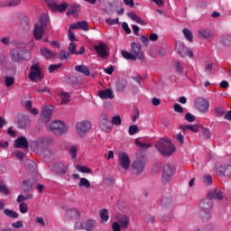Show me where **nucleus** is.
<instances>
[{"label":"nucleus","instance_id":"obj_1","mask_svg":"<svg viewBox=\"0 0 231 231\" xmlns=\"http://www.w3.org/2000/svg\"><path fill=\"white\" fill-rule=\"evenodd\" d=\"M214 206V201L210 198H206L201 200L199 204V216L207 223L212 217V207Z\"/></svg>","mask_w":231,"mask_h":231},{"label":"nucleus","instance_id":"obj_2","mask_svg":"<svg viewBox=\"0 0 231 231\" xmlns=\"http://www.w3.org/2000/svg\"><path fill=\"white\" fill-rule=\"evenodd\" d=\"M157 151L162 154V156H171L176 151V146L168 137L161 138L155 144Z\"/></svg>","mask_w":231,"mask_h":231},{"label":"nucleus","instance_id":"obj_3","mask_svg":"<svg viewBox=\"0 0 231 231\" xmlns=\"http://www.w3.org/2000/svg\"><path fill=\"white\" fill-rule=\"evenodd\" d=\"M50 24V18L46 14H43L40 16L39 22L34 24L33 28V37L36 41H41L44 35V28H47Z\"/></svg>","mask_w":231,"mask_h":231},{"label":"nucleus","instance_id":"obj_4","mask_svg":"<svg viewBox=\"0 0 231 231\" xmlns=\"http://www.w3.org/2000/svg\"><path fill=\"white\" fill-rule=\"evenodd\" d=\"M145 163H147V157L143 152L136 153V160L132 162V171L134 174H142L143 169H145Z\"/></svg>","mask_w":231,"mask_h":231},{"label":"nucleus","instance_id":"obj_5","mask_svg":"<svg viewBox=\"0 0 231 231\" xmlns=\"http://www.w3.org/2000/svg\"><path fill=\"white\" fill-rule=\"evenodd\" d=\"M116 222L112 223L113 231L127 230L131 223V217L127 215H117L116 216Z\"/></svg>","mask_w":231,"mask_h":231},{"label":"nucleus","instance_id":"obj_6","mask_svg":"<svg viewBox=\"0 0 231 231\" xmlns=\"http://www.w3.org/2000/svg\"><path fill=\"white\" fill-rule=\"evenodd\" d=\"M47 129L58 136H62V134H66V133H68V125H66L62 121H53L51 124L47 125Z\"/></svg>","mask_w":231,"mask_h":231},{"label":"nucleus","instance_id":"obj_7","mask_svg":"<svg viewBox=\"0 0 231 231\" xmlns=\"http://www.w3.org/2000/svg\"><path fill=\"white\" fill-rule=\"evenodd\" d=\"M10 58L13 62H22V60H30L32 55L28 50L19 51L17 49H12L10 51Z\"/></svg>","mask_w":231,"mask_h":231},{"label":"nucleus","instance_id":"obj_8","mask_svg":"<svg viewBox=\"0 0 231 231\" xmlns=\"http://www.w3.org/2000/svg\"><path fill=\"white\" fill-rule=\"evenodd\" d=\"M175 51L181 57L182 59L185 57H189V59H194V52L189 47L185 45V43L181 42H177L175 46Z\"/></svg>","mask_w":231,"mask_h":231},{"label":"nucleus","instance_id":"obj_9","mask_svg":"<svg viewBox=\"0 0 231 231\" xmlns=\"http://www.w3.org/2000/svg\"><path fill=\"white\" fill-rule=\"evenodd\" d=\"M91 130V122L88 120L79 121L76 124L77 134L80 138H84L88 133Z\"/></svg>","mask_w":231,"mask_h":231},{"label":"nucleus","instance_id":"obj_10","mask_svg":"<svg viewBox=\"0 0 231 231\" xmlns=\"http://www.w3.org/2000/svg\"><path fill=\"white\" fill-rule=\"evenodd\" d=\"M176 172L174 165L165 164L162 171V183H169Z\"/></svg>","mask_w":231,"mask_h":231},{"label":"nucleus","instance_id":"obj_11","mask_svg":"<svg viewBox=\"0 0 231 231\" xmlns=\"http://www.w3.org/2000/svg\"><path fill=\"white\" fill-rule=\"evenodd\" d=\"M118 162L120 167H122L124 171H129V168L131 167V158H129V154H127V152H119Z\"/></svg>","mask_w":231,"mask_h":231},{"label":"nucleus","instance_id":"obj_12","mask_svg":"<svg viewBox=\"0 0 231 231\" xmlns=\"http://www.w3.org/2000/svg\"><path fill=\"white\" fill-rule=\"evenodd\" d=\"M97 226V221L94 219H89L84 222H78L75 224L76 230H87V231H93V228Z\"/></svg>","mask_w":231,"mask_h":231},{"label":"nucleus","instance_id":"obj_13","mask_svg":"<svg viewBox=\"0 0 231 231\" xmlns=\"http://www.w3.org/2000/svg\"><path fill=\"white\" fill-rule=\"evenodd\" d=\"M29 79L32 82H37V80H42V76L41 75V67L39 64L35 63L30 68Z\"/></svg>","mask_w":231,"mask_h":231},{"label":"nucleus","instance_id":"obj_14","mask_svg":"<svg viewBox=\"0 0 231 231\" xmlns=\"http://www.w3.org/2000/svg\"><path fill=\"white\" fill-rule=\"evenodd\" d=\"M47 5L51 10V12H66L68 10V3L58 5L57 2L53 0H47Z\"/></svg>","mask_w":231,"mask_h":231},{"label":"nucleus","instance_id":"obj_15","mask_svg":"<svg viewBox=\"0 0 231 231\" xmlns=\"http://www.w3.org/2000/svg\"><path fill=\"white\" fill-rule=\"evenodd\" d=\"M195 107L199 111V113H207L210 107V104L207 101V99L199 97L195 100Z\"/></svg>","mask_w":231,"mask_h":231},{"label":"nucleus","instance_id":"obj_16","mask_svg":"<svg viewBox=\"0 0 231 231\" xmlns=\"http://www.w3.org/2000/svg\"><path fill=\"white\" fill-rule=\"evenodd\" d=\"M53 136L49 135L45 137H40L38 138L34 143L38 149H44V147H48L53 143Z\"/></svg>","mask_w":231,"mask_h":231},{"label":"nucleus","instance_id":"obj_17","mask_svg":"<svg viewBox=\"0 0 231 231\" xmlns=\"http://www.w3.org/2000/svg\"><path fill=\"white\" fill-rule=\"evenodd\" d=\"M51 171L56 176H64L68 172V166L62 162H56L53 164Z\"/></svg>","mask_w":231,"mask_h":231},{"label":"nucleus","instance_id":"obj_18","mask_svg":"<svg viewBox=\"0 0 231 231\" xmlns=\"http://www.w3.org/2000/svg\"><path fill=\"white\" fill-rule=\"evenodd\" d=\"M130 51L135 57V60L136 59L143 60V52L142 51V45L140 43L132 42Z\"/></svg>","mask_w":231,"mask_h":231},{"label":"nucleus","instance_id":"obj_19","mask_svg":"<svg viewBox=\"0 0 231 231\" xmlns=\"http://www.w3.org/2000/svg\"><path fill=\"white\" fill-rule=\"evenodd\" d=\"M99 127L102 131H109L113 129V125L109 121V117L106 114H102L99 119Z\"/></svg>","mask_w":231,"mask_h":231},{"label":"nucleus","instance_id":"obj_20","mask_svg":"<svg viewBox=\"0 0 231 231\" xmlns=\"http://www.w3.org/2000/svg\"><path fill=\"white\" fill-rule=\"evenodd\" d=\"M94 50L97 51L98 57L101 59H107L109 53H107V45L104 42H100L94 46Z\"/></svg>","mask_w":231,"mask_h":231},{"label":"nucleus","instance_id":"obj_21","mask_svg":"<svg viewBox=\"0 0 231 231\" xmlns=\"http://www.w3.org/2000/svg\"><path fill=\"white\" fill-rule=\"evenodd\" d=\"M199 37L210 42L214 39V32L208 28H202L199 30Z\"/></svg>","mask_w":231,"mask_h":231},{"label":"nucleus","instance_id":"obj_22","mask_svg":"<svg viewBox=\"0 0 231 231\" xmlns=\"http://www.w3.org/2000/svg\"><path fill=\"white\" fill-rule=\"evenodd\" d=\"M14 146L16 149H28V139L24 136H20L14 140Z\"/></svg>","mask_w":231,"mask_h":231},{"label":"nucleus","instance_id":"obj_23","mask_svg":"<svg viewBox=\"0 0 231 231\" xmlns=\"http://www.w3.org/2000/svg\"><path fill=\"white\" fill-rule=\"evenodd\" d=\"M68 50L70 55H82L86 51L84 47H80L79 51H77V43L73 42H69Z\"/></svg>","mask_w":231,"mask_h":231},{"label":"nucleus","instance_id":"obj_24","mask_svg":"<svg viewBox=\"0 0 231 231\" xmlns=\"http://www.w3.org/2000/svg\"><path fill=\"white\" fill-rule=\"evenodd\" d=\"M97 95L99 98H102L103 100H113V98H115V94L113 93V90L110 88L99 90Z\"/></svg>","mask_w":231,"mask_h":231},{"label":"nucleus","instance_id":"obj_25","mask_svg":"<svg viewBox=\"0 0 231 231\" xmlns=\"http://www.w3.org/2000/svg\"><path fill=\"white\" fill-rule=\"evenodd\" d=\"M41 53L42 57H44V59H46L47 60H51V59L57 57V52H53L46 47H42L41 49Z\"/></svg>","mask_w":231,"mask_h":231},{"label":"nucleus","instance_id":"obj_26","mask_svg":"<svg viewBox=\"0 0 231 231\" xmlns=\"http://www.w3.org/2000/svg\"><path fill=\"white\" fill-rule=\"evenodd\" d=\"M18 129H28V126L30 125V119L28 116H23L21 119L17 121L16 124Z\"/></svg>","mask_w":231,"mask_h":231},{"label":"nucleus","instance_id":"obj_27","mask_svg":"<svg viewBox=\"0 0 231 231\" xmlns=\"http://www.w3.org/2000/svg\"><path fill=\"white\" fill-rule=\"evenodd\" d=\"M208 198L211 199H223V191L219 189H215L209 191Z\"/></svg>","mask_w":231,"mask_h":231},{"label":"nucleus","instance_id":"obj_28","mask_svg":"<svg viewBox=\"0 0 231 231\" xmlns=\"http://www.w3.org/2000/svg\"><path fill=\"white\" fill-rule=\"evenodd\" d=\"M75 71L78 73H82L85 77H89L91 75V71H89V67L87 65H78L75 67Z\"/></svg>","mask_w":231,"mask_h":231},{"label":"nucleus","instance_id":"obj_29","mask_svg":"<svg viewBox=\"0 0 231 231\" xmlns=\"http://www.w3.org/2000/svg\"><path fill=\"white\" fill-rule=\"evenodd\" d=\"M41 117L44 124H48V122H50V118H51V109L45 107L42 112Z\"/></svg>","mask_w":231,"mask_h":231},{"label":"nucleus","instance_id":"obj_30","mask_svg":"<svg viewBox=\"0 0 231 231\" xmlns=\"http://www.w3.org/2000/svg\"><path fill=\"white\" fill-rule=\"evenodd\" d=\"M99 217L101 219V223H107L109 221V210L107 208H103L99 211Z\"/></svg>","mask_w":231,"mask_h":231},{"label":"nucleus","instance_id":"obj_31","mask_svg":"<svg viewBox=\"0 0 231 231\" xmlns=\"http://www.w3.org/2000/svg\"><path fill=\"white\" fill-rule=\"evenodd\" d=\"M78 187H79V189H91V182L87 178H81L78 183Z\"/></svg>","mask_w":231,"mask_h":231},{"label":"nucleus","instance_id":"obj_32","mask_svg":"<svg viewBox=\"0 0 231 231\" xmlns=\"http://www.w3.org/2000/svg\"><path fill=\"white\" fill-rule=\"evenodd\" d=\"M59 97L60 98V104L61 105H65L68 104L69 102H70V97H69V93L65 92V91H61L59 93Z\"/></svg>","mask_w":231,"mask_h":231},{"label":"nucleus","instance_id":"obj_33","mask_svg":"<svg viewBox=\"0 0 231 231\" xmlns=\"http://www.w3.org/2000/svg\"><path fill=\"white\" fill-rule=\"evenodd\" d=\"M79 8H80V5H74L69 8L67 14L77 17V15H79Z\"/></svg>","mask_w":231,"mask_h":231},{"label":"nucleus","instance_id":"obj_34","mask_svg":"<svg viewBox=\"0 0 231 231\" xmlns=\"http://www.w3.org/2000/svg\"><path fill=\"white\" fill-rule=\"evenodd\" d=\"M183 35L187 41L189 42H194V35L192 34V32L187 28H184L182 30Z\"/></svg>","mask_w":231,"mask_h":231},{"label":"nucleus","instance_id":"obj_35","mask_svg":"<svg viewBox=\"0 0 231 231\" xmlns=\"http://www.w3.org/2000/svg\"><path fill=\"white\" fill-rule=\"evenodd\" d=\"M4 214L7 217H13L14 219H17V217H19V213L8 208L4 209Z\"/></svg>","mask_w":231,"mask_h":231},{"label":"nucleus","instance_id":"obj_36","mask_svg":"<svg viewBox=\"0 0 231 231\" xmlns=\"http://www.w3.org/2000/svg\"><path fill=\"white\" fill-rule=\"evenodd\" d=\"M121 55L126 60H136V57L133 55V52H129L127 51H121Z\"/></svg>","mask_w":231,"mask_h":231},{"label":"nucleus","instance_id":"obj_37","mask_svg":"<svg viewBox=\"0 0 231 231\" xmlns=\"http://www.w3.org/2000/svg\"><path fill=\"white\" fill-rule=\"evenodd\" d=\"M21 3V0H6L2 2L1 6H17Z\"/></svg>","mask_w":231,"mask_h":231},{"label":"nucleus","instance_id":"obj_38","mask_svg":"<svg viewBox=\"0 0 231 231\" xmlns=\"http://www.w3.org/2000/svg\"><path fill=\"white\" fill-rule=\"evenodd\" d=\"M76 170L82 174H91V170L88 166L76 165Z\"/></svg>","mask_w":231,"mask_h":231},{"label":"nucleus","instance_id":"obj_39","mask_svg":"<svg viewBox=\"0 0 231 231\" xmlns=\"http://www.w3.org/2000/svg\"><path fill=\"white\" fill-rule=\"evenodd\" d=\"M23 187L24 192H30V190L33 189V185H32V182H30V180H23Z\"/></svg>","mask_w":231,"mask_h":231},{"label":"nucleus","instance_id":"obj_40","mask_svg":"<svg viewBox=\"0 0 231 231\" xmlns=\"http://www.w3.org/2000/svg\"><path fill=\"white\" fill-rule=\"evenodd\" d=\"M71 54L64 50H61L59 53V59H60V60H68V59H69V56Z\"/></svg>","mask_w":231,"mask_h":231},{"label":"nucleus","instance_id":"obj_41","mask_svg":"<svg viewBox=\"0 0 231 231\" xmlns=\"http://www.w3.org/2000/svg\"><path fill=\"white\" fill-rule=\"evenodd\" d=\"M15 84V78L14 77H5V88H12Z\"/></svg>","mask_w":231,"mask_h":231},{"label":"nucleus","instance_id":"obj_42","mask_svg":"<svg viewBox=\"0 0 231 231\" xmlns=\"http://www.w3.org/2000/svg\"><path fill=\"white\" fill-rule=\"evenodd\" d=\"M135 145L140 147L141 149H149L151 148V143H142L139 139H135Z\"/></svg>","mask_w":231,"mask_h":231},{"label":"nucleus","instance_id":"obj_43","mask_svg":"<svg viewBox=\"0 0 231 231\" xmlns=\"http://www.w3.org/2000/svg\"><path fill=\"white\" fill-rule=\"evenodd\" d=\"M0 192H2V194H5V196H8V194H10V189H8V187L3 181H0Z\"/></svg>","mask_w":231,"mask_h":231},{"label":"nucleus","instance_id":"obj_44","mask_svg":"<svg viewBox=\"0 0 231 231\" xmlns=\"http://www.w3.org/2000/svg\"><path fill=\"white\" fill-rule=\"evenodd\" d=\"M220 42H222L224 46H231V36L230 35L223 36L220 39Z\"/></svg>","mask_w":231,"mask_h":231},{"label":"nucleus","instance_id":"obj_45","mask_svg":"<svg viewBox=\"0 0 231 231\" xmlns=\"http://www.w3.org/2000/svg\"><path fill=\"white\" fill-rule=\"evenodd\" d=\"M111 125H122V117L116 116L112 117Z\"/></svg>","mask_w":231,"mask_h":231},{"label":"nucleus","instance_id":"obj_46","mask_svg":"<svg viewBox=\"0 0 231 231\" xmlns=\"http://www.w3.org/2000/svg\"><path fill=\"white\" fill-rule=\"evenodd\" d=\"M215 113L217 116H225V107L223 106H216Z\"/></svg>","mask_w":231,"mask_h":231},{"label":"nucleus","instance_id":"obj_47","mask_svg":"<svg viewBox=\"0 0 231 231\" xmlns=\"http://www.w3.org/2000/svg\"><path fill=\"white\" fill-rule=\"evenodd\" d=\"M79 152V147L77 145H73L69 149V154L73 160L77 158V152Z\"/></svg>","mask_w":231,"mask_h":231},{"label":"nucleus","instance_id":"obj_48","mask_svg":"<svg viewBox=\"0 0 231 231\" xmlns=\"http://www.w3.org/2000/svg\"><path fill=\"white\" fill-rule=\"evenodd\" d=\"M139 131L140 130L138 129V125H133L129 127L128 134H130V136H133L134 134L139 133Z\"/></svg>","mask_w":231,"mask_h":231},{"label":"nucleus","instance_id":"obj_49","mask_svg":"<svg viewBox=\"0 0 231 231\" xmlns=\"http://www.w3.org/2000/svg\"><path fill=\"white\" fill-rule=\"evenodd\" d=\"M19 210L21 214H26L28 212V204L22 202L19 205Z\"/></svg>","mask_w":231,"mask_h":231},{"label":"nucleus","instance_id":"obj_50","mask_svg":"<svg viewBox=\"0 0 231 231\" xmlns=\"http://www.w3.org/2000/svg\"><path fill=\"white\" fill-rule=\"evenodd\" d=\"M79 29L84 30V32H88L89 30V25L88 24V22L82 21V22H78Z\"/></svg>","mask_w":231,"mask_h":231},{"label":"nucleus","instance_id":"obj_51","mask_svg":"<svg viewBox=\"0 0 231 231\" xmlns=\"http://www.w3.org/2000/svg\"><path fill=\"white\" fill-rule=\"evenodd\" d=\"M221 174L225 176H231V165H224V171H220Z\"/></svg>","mask_w":231,"mask_h":231},{"label":"nucleus","instance_id":"obj_52","mask_svg":"<svg viewBox=\"0 0 231 231\" xmlns=\"http://www.w3.org/2000/svg\"><path fill=\"white\" fill-rule=\"evenodd\" d=\"M69 215L71 216V217H75L76 219L80 217V212L75 208H72L70 211H69Z\"/></svg>","mask_w":231,"mask_h":231},{"label":"nucleus","instance_id":"obj_53","mask_svg":"<svg viewBox=\"0 0 231 231\" xmlns=\"http://www.w3.org/2000/svg\"><path fill=\"white\" fill-rule=\"evenodd\" d=\"M174 138L177 140V142H179V143H183V142H185V135H183L181 133L176 134Z\"/></svg>","mask_w":231,"mask_h":231},{"label":"nucleus","instance_id":"obj_54","mask_svg":"<svg viewBox=\"0 0 231 231\" xmlns=\"http://www.w3.org/2000/svg\"><path fill=\"white\" fill-rule=\"evenodd\" d=\"M62 67V64H51L49 66V73H53V71H57V69H59L60 68Z\"/></svg>","mask_w":231,"mask_h":231},{"label":"nucleus","instance_id":"obj_55","mask_svg":"<svg viewBox=\"0 0 231 231\" xmlns=\"http://www.w3.org/2000/svg\"><path fill=\"white\" fill-rule=\"evenodd\" d=\"M35 222L41 226H46V223L44 222V218L42 217H36Z\"/></svg>","mask_w":231,"mask_h":231},{"label":"nucleus","instance_id":"obj_56","mask_svg":"<svg viewBox=\"0 0 231 231\" xmlns=\"http://www.w3.org/2000/svg\"><path fill=\"white\" fill-rule=\"evenodd\" d=\"M117 91H124L125 89V82L119 81L116 83Z\"/></svg>","mask_w":231,"mask_h":231},{"label":"nucleus","instance_id":"obj_57","mask_svg":"<svg viewBox=\"0 0 231 231\" xmlns=\"http://www.w3.org/2000/svg\"><path fill=\"white\" fill-rule=\"evenodd\" d=\"M122 28L127 35L131 33V28H129V24L127 23L124 22L122 24Z\"/></svg>","mask_w":231,"mask_h":231},{"label":"nucleus","instance_id":"obj_58","mask_svg":"<svg viewBox=\"0 0 231 231\" xmlns=\"http://www.w3.org/2000/svg\"><path fill=\"white\" fill-rule=\"evenodd\" d=\"M203 181H204L205 185H212V176L211 175L204 176Z\"/></svg>","mask_w":231,"mask_h":231},{"label":"nucleus","instance_id":"obj_59","mask_svg":"<svg viewBox=\"0 0 231 231\" xmlns=\"http://www.w3.org/2000/svg\"><path fill=\"white\" fill-rule=\"evenodd\" d=\"M185 120H187V122H194V120H196V116L190 113H187L185 115Z\"/></svg>","mask_w":231,"mask_h":231},{"label":"nucleus","instance_id":"obj_60","mask_svg":"<svg viewBox=\"0 0 231 231\" xmlns=\"http://www.w3.org/2000/svg\"><path fill=\"white\" fill-rule=\"evenodd\" d=\"M68 37L70 42H75V33L71 31V29H69L68 31Z\"/></svg>","mask_w":231,"mask_h":231},{"label":"nucleus","instance_id":"obj_61","mask_svg":"<svg viewBox=\"0 0 231 231\" xmlns=\"http://www.w3.org/2000/svg\"><path fill=\"white\" fill-rule=\"evenodd\" d=\"M106 24H110V25H115V24H118V18H116V19H111V18H108L106 20Z\"/></svg>","mask_w":231,"mask_h":231},{"label":"nucleus","instance_id":"obj_62","mask_svg":"<svg viewBox=\"0 0 231 231\" xmlns=\"http://www.w3.org/2000/svg\"><path fill=\"white\" fill-rule=\"evenodd\" d=\"M13 228H23V226H24V225L23 224V221L18 220L14 223L12 224Z\"/></svg>","mask_w":231,"mask_h":231},{"label":"nucleus","instance_id":"obj_63","mask_svg":"<svg viewBox=\"0 0 231 231\" xmlns=\"http://www.w3.org/2000/svg\"><path fill=\"white\" fill-rule=\"evenodd\" d=\"M173 109L176 113H183V106H181L180 104H175L173 106Z\"/></svg>","mask_w":231,"mask_h":231},{"label":"nucleus","instance_id":"obj_64","mask_svg":"<svg viewBox=\"0 0 231 231\" xmlns=\"http://www.w3.org/2000/svg\"><path fill=\"white\" fill-rule=\"evenodd\" d=\"M203 134H204V137L207 140H208V138H210V136H211L210 130L208 128H203Z\"/></svg>","mask_w":231,"mask_h":231}]
</instances>
